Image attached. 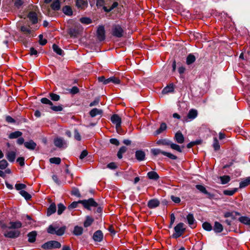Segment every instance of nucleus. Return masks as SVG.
Wrapping results in <instances>:
<instances>
[{"label": "nucleus", "instance_id": "nucleus-15", "mask_svg": "<svg viewBox=\"0 0 250 250\" xmlns=\"http://www.w3.org/2000/svg\"><path fill=\"white\" fill-rule=\"evenodd\" d=\"M146 154L142 150H137L135 152V157L139 161H144L145 159Z\"/></svg>", "mask_w": 250, "mask_h": 250}, {"label": "nucleus", "instance_id": "nucleus-63", "mask_svg": "<svg viewBox=\"0 0 250 250\" xmlns=\"http://www.w3.org/2000/svg\"><path fill=\"white\" fill-rule=\"evenodd\" d=\"M52 179L53 181L58 185L61 184V181L59 180L57 175H53L52 176Z\"/></svg>", "mask_w": 250, "mask_h": 250}, {"label": "nucleus", "instance_id": "nucleus-62", "mask_svg": "<svg viewBox=\"0 0 250 250\" xmlns=\"http://www.w3.org/2000/svg\"><path fill=\"white\" fill-rule=\"evenodd\" d=\"M107 167L112 169H114L116 168L117 166L115 163L112 162L107 165Z\"/></svg>", "mask_w": 250, "mask_h": 250}, {"label": "nucleus", "instance_id": "nucleus-29", "mask_svg": "<svg viewBox=\"0 0 250 250\" xmlns=\"http://www.w3.org/2000/svg\"><path fill=\"white\" fill-rule=\"evenodd\" d=\"M250 185V177H247L246 179L240 183L239 188H244L247 186Z\"/></svg>", "mask_w": 250, "mask_h": 250}, {"label": "nucleus", "instance_id": "nucleus-1", "mask_svg": "<svg viewBox=\"0 0 250 250\" xmlns=\"http://www.w3.org/2000/svg\"><path fill=\"white\" fill-rule=\"evenodd\" d=\"M0 227L2 229L3 234L6 238L15 239L19 237L21 233L19 229L22 227V223L19 221H11L7 226L5 223L0 221Z\"/></svg>", "mask_w": 250, "mask_h": 250}, {"label": "nucleus", "instance_id": "nucleus-6", "mask_svg": "<svg viewBox=\"0 0 250 250\" xmlns=\"http://www.w3.org/2000/svg\"><path fill=\"white\" fill-rule=\"evenodd\" d=\"M65 227H63L61 228L54 227L52 225L49 226L47 232L50 234H56L57 235L61 236L64 233Z\"/></svg>", "mask_w": 250, "mask_h": 250}, {"label": "nucleus", "instance_id": "nucleus-55", "mask_svg": "<svg viewBox=\"0 0 250 250\" xmlns=\"http://www.w3.org/2000/svg\"><path fill=\"white\" fill-rule=\"evenodd\" d=\"M74 138L76 140L78 141H81V136L80 133H79L77 129H75L74 130Z\"/></svg>", "mask_w": 250, "mask_h": 250}, {"label": "nucleus", "instance_id": "nucleus-20", "mask_svg": "<svg viewBox=\"0 0 250 250\" xmlns=\"http://www.w3.org/2000/svg\"><path fill=\"white\" fill-rule=\"evenodd\" d=\"M24 145L25 147L31 150L35 149L37 146L36 144L32 140L25 142Z\"/></svg>", "mask_w": 250, "mask_h": 250}, {"label": "nucleus", "instance_id": "nucleus-57", "mask_svg": "<svg viewBox=\"0 0 250 250\" xmlns=\"http://www.w3.org/2000/svg\"><path fill=\"white\" fill-rule=\"evenodd\" d=\"M17 161L19 163L21 166L24 165V158L23 157H19Z\"/></svg>", "mask_w": 250, "mask_h": 250}, {"label": "nucleus", "instance_id": "nucleus-17", "mask_svg": "<svg viewBox=\"0 0 250 250\" xmlns=\"http://www.w3.org/2000/svg\"><path fill=\"white\" fill-rule=\"evenodd\" d=\"M28 18L33 24L38 22L37 15L34 12H30L28 15Z\"/></svg>", "mask_w": 250, "mask_h": 250}, {"label": "nucleus", "instance_id": "nucleus-2", "mask_svg": "<svg viewBox=\"0 0 250 250\" xmlns=\"http://www.w3.org/2000/svg\"><path fill=\"white\" fill-rule=\"evenodd\" d=\"M79 203L83 204L84 207L90 210L91 207H96L98 206V204L92 198H90L88 200H80L78 202H73L69 206V209L74 208L77 207Z\"/></svg>", "mask_w": 250, "mask_h": 250}, {"label": "nucleus", "instance_id": "nucleus-30", "mask_svg": "<svg viewBox=\"0 0 250 250\" xmlns=\"http://www.w3.org/2000/svg\"><path fill=\"white\" fill-rule=\"evenodd\" d=\"M170 141L167 139H160L156 142L157 145L169 146L170 143Z\"/></svg>", "mask_w": 250, "mask_h": 250}, {"label": "nucleus", "instance_id": "nucleus-25", "mask_svg": "<svg viewBox=\"0 0 250 250\" xmlns=\"http://www.w3.org/2000/svg\"><path fill=\"white\" fill-rule=\"evenodd\" d=\"M37 236V233L35 231H33L28 234V242L30 243H33L36 241Z\"/></svg>", "mask_w": 250, "mask_h": 250}, {"label": "nucleus", "instance_id": "nucleus-28", "mask_svg": "<svg viewBox=\"0 0 250 250\" xmlns=\"http://www.w3.org/2000/svg\"><path fill=\"white\" fill-rule=\"evenodd\" d=\"M196 188L198 190H199L201 192L210 196L211 194L208 192V191L206 190V188L204 186L201 185H196Z\"/></svg>", "mask_w": 250, "mask_h": 250}, {"label": "nucleus", "instance_id": "nucleus-41", "mask_svg": "<svg viewBox=\"0 0 250 250\" xmlns=\"http://www.w3.org/2000/svg\"><path fill=\"white\" fill-rule=\"evenodd\" d=\"M195 61V57L193 55L189 54L187 58V63L190 64L193 63Z\"/></svg>", "mask_w": 250, "mask_h": 250}, {"label": "nucleus", "instance_id": "nucleus-49", "mask_svg": "<svg viewBox=\"0 0 250 250\" xmlns=\"http://www.w3.org/2000/svg\"><path fill=\"white\" fill-rule=\"evenodd\" d=\"M203 228L204 229L210 231L212 229V226L209 223L205 222L202 225Z\"/></svg>", "mask_w": 250, "mask_h": 250}, {"label": "nucleus", "instance_id": "nucleus-54", "mask_svg": "<svg viewBox=\"0 0 250 250\" xmlns=\"http://www.w3.org/2000/svg\"><path fill=\"white\" fill-rule=\"evenodd\" d=\"M170 198L175 203L178 204L181 202V199L179 197L171 195Z\"/></svg>", "mask_w": 250, "mask_h": 250}, {"label": "nucleus", "instance_id": "nucleus-14", "mask_svg": "<svg viewBox=\"0 0 250 250\" xmlns=\"http://www.w3.org/2000/svg\"><path fill=\"white\" fill-rule=\"evenodd\" d=\"M93 238L95 241L101 242L103 239V233L102 231L99 230L94 232Z\"/></svg>", "mask_w": 250, "mask_h": 250}, {"label": "nucleus", "instance_id": "nucleus-9", "mask_svg": "<svg viewBox=\"0 0 250 250\" xmlns=\"http://www.w3.org/2000/svg\"><path fill=\"white\" fill-rule=\"evenodd\" d=\"M111 121L113 124L116 125L117 132H119L118 129L121 127V118L117 114H114L111 117Z\"/></svg>", "mask_w": 250, "mask_h": 250}, {"label": "nucleus", "instance_id": "nucleus-7", "mask_svg": "<svg viewBox=\"0 0 250 250\" xmlns=\"http://www.w3.org/2000/svg\"><path fill=\"white\" fill-rule=\"evenodd\" d=\"M151 152L154 156H156L160 154H162L164 155V156H166L172 160H176L177 158L175 155H174L170 153L162 151L161 149H158V148L151 149Z\"/></svg>", "mask_w": 250, "mask_h": 250}, {"label": "nucleus", "instance_id": "nucleus-12", "mask_svg": "<svg viewBox=\"0 0 250 250\" xmlns=\"http://www.w3.org/2000/svg\"><path fill=\"white\" fill-rule=\"evenodd\" d=\"M188 224L191 228H194L196 227L195 220L192 214H188L187 216Z\"/></svg>", "mask_w": 250, "mask_h": 250}, {"label": "nucleus", "instance_id": "nucleus-51", "mask_svg": "<svg viewBox=\"0 0 250 250\" xmlns=\"http://www.w3.org/2000/svg\"><path fill=\"white\" fill-rule=\"evenodd\" d=\"M213 146L214 149L215 150H218L220 148V145H219V142H218L217 138H215L214 139Z\"/></svg>", "mask_w": 250, "mask_h": 250}, {"label": "nucleus", "instance_id": "nucleus-48", "mask_svg": "<svg viewBox=\"0 0 250 250\" xmlns=\"http://www.w3.org/2000/svg\"><path fill=\"white\" fill-rule=\"evenodd\" d=\"M8 163L7 162L4 160L3 159L0 161V169H4L6 168V167L8 166Z\"/></svg>", "mask_w": 250, "mask_h": 250}, {"label": "nucleus", "instance_id": "nucleus-60", "mask_svg": "<svg viewBox=\"0 0 250 250\" xmlns=\"http://www.w3.org/2000/svg\"><path fill=\"white\" fill-rule=\"evenodd\" d=\"M79 88L76 86H73L71 89H70V92L73 94H75L79 92Z\"/></svg>", "mask_w": 250, "mask_h": 250}, {"label": "nucleus", "instance_id": "nucleus-26", "mask_svg": "<svg viewBox=\"0 0 250 250\" xmlns=\"http://www.w3.org/2000/svg\"><path fill=\"white\" fill-rule=\"evenodd\" d=\"M56 211V207L54 203H52L47 209V215L50 216Z\"/></svg>", "mask_w": 250, "mask_h": 250}, {"label": "nucleus", "instance_id": "nucleus-64", "mask_svg": "<svg viewBox=\"0 0 250 250\" xmlns=\"http://www.w3.org/2000/svg\"><path fill=\"white\" fill-rule=\"evenodd\" d=\"M6 121L9 123H14L15 122V120L10 116H6Z\"/></svg>", "mask_w": 250, "mask_h": 250}, {"label": "nucleus", "instance_id": "nucleus-21", "mask_svg": "<svg viewBox=\"0 0 250 250\" xmlns=\"http://www.w3.org/2000/svg\"><path fill=\"white\" fill-rule=\"evenodd\" d=\"M174 89L173 84L170 83L169 85H167L162 90V93L163 94H166L168 93L172 92L174 91Z\"/></svg>", "mask_w": 250, "mask_h": 250}, {"label": "nucleus", "instance_id": "nucleus-47", "mask_svg": "<svg viewBox=\"0 0 250 250\" xmlns=\"http://www.w3.org/2000/svg\"><path fill=\"white\" fill-rule=\"evenodd\" d=\"M61 160L59 157H53L49 159V162L52 164L59 165L60 164Z\"/></svg>", "mask_w": 250, "mask_h": 250}, {"label": "nucleus", "instance_id": "nucleus-53", "mask_svg": "<svg viewBox=\"0 0 250 250\" xmlns=\"http://www.w3.org/2000/svg\"><path fill=\"white\" fill-rule=\"evenodd\" d=\"M80 21L84 24H89L91 22V20L88 18H82L80 20Z\"/></svg>", "mask_w": 250, "mask_h": 250}, {"label": "nucleus", "instance_id": "nucleus-33", "mask_svg": "<svg viewBox=\"0 0 250 250\" xmlns=\"http://www.w3.org/2000/svg\"><path fill=\"white\" fill-rule=\"evenodd\" d=\"M147 176L150 179L157 180L159 178V175L155 171H150L147 173Z\"/></svg>", "mask_w": 250, "mask_h": 250}, {"label": "nucleus", "instance_id": "nucleus-31", "mask_svg": "<svg viewBox=\"0 0 250 250\" xmlns=\"http://www.w3.org/2000/svg\"><path fill=\"white\" fill-rule=\"evenodd\" d=\"M22 133L21 132L19 131H16L15 132H12L9 135V138L10 139H15L21 137L22 135Z\"/></svg>", "mask_w": 250, "mask_h": 250}, {"label": "nucleus", "instance_id": "nucleus-37", "mask_svg": "<svg viewBox=\"0 0 250 250\" xmlns=\"http://www.w3.org/2000/svg\"><path fill=\"white\" fill-rule=\"evenodd\" d=\"M63 12L67 15L70 16L72 14V10L71 7L69 6H65L62 8Z\"/></svg>", "mask_w": 250, "mask_h": 250}, {"label": "nucleus", "instance_id": "nucleus-19", "mask_svg": "<svg viewBox=\"0 0 250 250\" xmlns=\"http://www.w3.org/2000/svg\"><path fill=\"white\" fill-rule=\"evenodd\" d=\"M76 6L78 8L84 9L87 6V2L84 0H77Z\"/></svg>", "mask_w": 250, "mask_h": 250}, {"label": "nucleus", "instance_id": "nucleus-23", "mask_svg": "<svg viewBox=\"0 0 250 250\" xmlns=\"http://www.w3.org/2000/svg\"><path fill=\"white\" fill-rule=\"evenodd\" d=\"M169 146L171 149H172L173 150H175L179 152H182L183 149L184 148V146H182V147H181L178 145L174 144V143H172L171 142H170Z\"/></svg>", "mask_w": 250, "mask_h": 250}, {"label": "nucleus", "instance_id": "nucleus-34", "mask_svg": "<svg viewBox=\"0 0 250 250\" xmlns=\"http://www.w3.org/2000/svg\"><path fill=\"white\" fill-rule=\"evenodd\" d=\"M53 49L57 54L59 55H62L63 51L56 44H54L52 46Z\"/></svg>", "mask_w": 250, "mask_h": 250}, {"label": "nucleus", "instance_id": "nucleus-59", "mask_svg": "<svg viewBox=\"0 0 250 250\" xmlns=\"http://www.w3.org/2000/svg\"><path fill=\"white\" fill-rule=\"evenodd\" d=\"M39 38H40V43L41 45H45L47 43L46 40L42 39V35H40L39 36Z\"/></svg>", "mask_w": 250, "mask_h": 250}, {"label": "nucleus", "instance_id": "nucleus-27", "mask_svg": "<svg viewBox=\"0 0 250 250\" xmlns=\"http://www.w3.org/2000/svg\"><path fill=\"white\" fill-rule=\"evenodd\" d=\"M6 157L9 162H14L16 158V152L13 151L8 152Z\"/></svg>", "mask_w": 250, "mask_h": 250}, {"label": "nucleus", "instance_id": "nucleus-42", "mask_svg": "<svg viewBox=\"0 0 250 250\" xmlns=\"http://www.w3.org/2000/svg\"><path fill=\"white\" fill-rule=\"evenodd\" d=\"M93 221L94 220L92 218L89 216H87L86 217V220L84 222V226L86 228L90 226L93 222Z\"/></svg>", "mask_w": 250, "mask_h": 250}, {"label": "nucleus", "instance_id": "nucleus-36", "mask_svg": "<svg viewBox=\"0 0 250 250\" xmlns=\"http://www.w3.org/2000/svg\"><path fill=\"white\" fill-rule=\"evenodd\" d=\"M83 229L82 227L76 226L73 230V233L76 235H80L82 234Z\"/></svg>", "mask_w": 250, "mask_h": 250}, {"label": "nucleus", "instance_id": "nucleus-3", "mask_svg": "<svg viewBox=\"0 0 250 250\" xmlns=\"http://www.w3.org/2000/svg\"><path fill=\"white\" fill-rule=\"evenodd\" d=\"M184 226V223H179L174 227L175 232L172 235L173 238H177L183 235L186 229Z\"/></svg>", "mask_w": 250, "mask_h": 250}, {"label": "nucleus", "instance_id": "nucleus-10", "mask_svg": "<svg viewBox=\"0 0 250 250\" xmlns=\"http://www.w3.org/2000/svg\"><path fill=\"white\" fill-rule=\"evenodd\" d=\"M97 38L100 41H104L105 39V30L104 26L100 25L97 30Z\"/></svg>", "mask_w": 250, "mask_h": 250}, {"label": "nucleus", "instance_id": "nucleus-43", "mask_svg": "<svg viewBox=\"0 0 250 250\" xmlns=\"http://www.w3.org/2000/svg\"><path fill=\"white\" fill-rule=\"evenodd\" d=\"M52 8L55 10H57L60 9V4L59 0H55L51 5Z\"/></svg>", "mask_w": 250, "mask_h": 250}, {"label": "nucleus", "instance_id": "nucleus-18", "mask_svg": "<svg viewBox=\"0 0 250 250\" xmlns=\"http://www.w3.org/2000/svg\"><path fill=\"white\" fill-rule=\"evenodd\" d=\"M174 138L179 144H182L184 142V136L180 131H178L175 134Z\"/></svg>", "mask_w": 250, "mask_h": 250}, {"label": "nucleus", "instance_id": "nucleus-50", "mask_svg": "<svg viewBox=\"0 0 250 250\" xmlns=\"http://www.w3.org/2000/svg\"><path fill=\"white\" fill-rule=\"evenodd\" d=\"M50 97L51 99L54 101H58L60 99L59 95L52 93L50 94Z\"/></svg>", "mask_w": 250, "mask_h": 250}, {"label": "nucleus", "instance_id": "nucleus-8", "mask_svg": "<svg viewBox=\"0 0 250 250\" xmlns=\"http://www.w3.org/2000/svg\"><path fill=\"white\" fill-rule=\"evenodd\" d=\"M41 101L43 104L50 105L51 106L50 108L55 112L61 111L63 109V108L62 105H53L52 102L46 98H42Z\"/></svg>", "mask_w": 250, "mask_h": 250}, {"label": "nucleus", "instance_id": "nucleus-46", "mask_svg": "<svg viewBox=\"0 0 250 250\" xmlns=\"http://www.w3.org/2000/svg\"><path fill=\"white\" fill-rule=\"evenodd\" d=\"M20 194L24 197L26 200H29L31 198V196L25 190H21Z\"/></svg>", "mask_w": 250, "mask_h": 250}, {"label": "nucleus", "instance_id": "nucleus-61", "mask_svg": "<svg viewBox=\"0 0 250 250\" xmlns=\"http://www.w3.org/2000/svg\"><path fill=\"white\" fill-rule=\"evenodd\" d=\"M87 154L88 152L86 150H83L80 156V159L81 160L83 159L84 157H85L87 156Z\"/></svg>", "mask_w": 250, "mask_h": 250}, {"label": "nucleus", "instance_id": "nucleus-24", "mask_svg": "<svg viewBox=\"0 0 250 250\" xmlns=\"http://www.w3.org/2000/svg\"><path fill=\"white\" fill-rule=\"evenodd\" d=\"M223 229V226L219 222H215L213 228L214 231L216 233L222 232Z\"/></svg>", "mask_w": 250, "mask_h": 250}, {"label": "nucleus", "instance_id": "nucleus-16", "mask_svg": "<svg viewBox=\"0 0 250 250\" xmlns=\"http://www.w3.org/2000/svg\"><path fill=\"white\" fill-rule=\"evenodd\" d=\"M66 142L61 138H57L54 140V145L58 147H62L66 145Z\"/></svg>", "mask_w": 250, "mask_h": 250}, {"label": "nucleus", "instance_id": "nucleus-13", "mask_svg": "<svg viewBox=\"0 0 250 250\" xmlns=\"http://www.w3.org/2000/svg\"><path fill=\"white\" fill-rule=\"evenodd\" d=\"M160 205V201L157 199L150 200L147 203V207L149 208H153L158 207Z\"/></svg>", "mask_w": 250, "mask_h": 250}, {"label": "nucleus", "instance_id": "nucleus-4", "mask_svg": "<svg viewBox=\"0 0 250 250\" xmlns=\"http://www.w3.org/2000/svg\"><path fill=\"white\" fill-rule=\"evenodd\" d=\"M124 30L119 24H114L112 26L111 34L117 38H121L123 36Z\"/></svg>", "mask_w": 250, "mask_h": 250}, {"label": "nucleus", "instance_id": "nucleus-22", "mask_svg": "<svg viewBox=\"0 0 250 250\" xmlns=\"http://www.w3.org/2000/svg\"><path fill=\"white\" fill-rule=\"evenodd\" d=\"M102 113H103L102 110L95 108L92 109L90 111L89 114L91 117H94L97 115L102 114Z\"/></svg>", "mask_w": 250, "mask_h": 250}, {"label": "nucleus", "instance_id": "nucleus-11", "mask_svg": "<svg viewBox=\"0 0 250 250\" xmlns=\"http://www.w3.org/2000/svg\"><path fill=\"white\" fill-rule=\"evenodd\" d=\"M198 115L197 110L195 109H191L187 115V117L185 119V121L188 122L189 120H192L194 119Z\"/></svg>", "mask_w": 250, "mask_h": 250}, {"label": "nucleus", "instance_id": "nucleus-35", "mask_svg": "<svg viewBox=\"0 0 250 250\" xmlns=\"http://www.w3.org/2000/svg\"><path fill=\"white\" fill-rule=\"evenodd\" d=\"M237 190L238 189L237 188H234L231 190H224L223 191V193L226 195L232 196L237 191Z\"/></svg>", "mask_w": 250, "mask_h": 250}, {"label": "nucleus", "instance_id": "nucleus-40", "mask_svg": "<svg viewBox=\"0 0 250 250\" xmlns=\"http://www.w3.org/2000/svg\"><path fill=\"white\" fill-rule=\"evenodd\" d=\"M127 148L125 146H122L117 153V156L118 158L121 159L123 157V154L126 152Z\"/></svg>", "mask_w": 250, "mask_h": 250}, {"label": "nucleus", "instance_id": "nucleus-5", "mask_svg": "<svg viewBox=\"0 0 250 250\" xmlns=\"http://www.w3.org/2000/svg\"><path fill=\"white\" fill-rule=\"evenodd\" d=\"M61 243L57 241H49L42 246V248L45 250L58 249L61 248Z\"/></svg>", "mask_w": 250, "mask_h": 250}, {"label": "nucleus", "instance_id": "nucleus-44", "mask_svg": "<svg viewBox=\"0 0 250 250\" xmlns=\"http://www.w3.org/2000/svg\"><path fill=\"white\" fill-rule=\"evenodd\" d=\"M21 31L24 34L28 35L30 34L31 31L29 27H26L25 26H22L21 27Z\"/></svg>", "mask_w": 250, "mask_h": 250}, {"label": "nucleus", "instance_id": "nucleus-52", "mask_svg": "<svg viewBox=\"0 0 250 250\" xmlns=\"http://www.w3.org/2000/svg\"><path fill=\"white\" fill-rule=\"evenodd\" d=\"M26 185L23 184H17L15 185V188L18 190H22V189L25 188Z\"/></svg>", "mask_w": 250, "mask_h": 250}, {"label": "nucleus", "instance_id": "nucleus-39", "mask_svg": "<svg viewBox=\"0 0 250 250\" xmlns=\"http://www.w3.org/2000/svg\"><path fill=\"white\" fill-rule=\"evenodd\" d=\"M220 179L221 180V183L222 184H227L230 180V177L228 175H224L223 176H221V177H220Z\"/></svg>", "mask_w": 250, "mask_h": 250}, {"label": "nucleus", "instance_id": "nucleus-38", "mask_svg": "<svg viewBox=\"0 0 250 250\" xmlns=\"http://www.w3.org/2000/svg\"><path fill=\"white\" fill-rule=\"evenodd\" d=\"M239 220L244 224L250 225V218L248 217L242 216L239 218Z\"/></svg>", "mask_w": 250, "mask_h": 250}, {"label": "nucleus", "instance_id": "nucleus-32", "mask_svg": "<svg viewBox=\"0 0 250 250\" xmlns=\"http://www.w3.org/2000/svg\"><path fill=\"white\" fill-rule=\"evenodd\" d=\"M167 125L165 123H162L159 128L155 131V135H157L161 133L167 129Z\"/></svg>", "mask_w": 250, "mask_h": 250}, {"label": "nucleus", "instance_id": "nucleus-58", "mask_svg": "<svg viewBox=\"0 0 250 250\" xmlns=\"http://www.w3.org/2000/svg\"><path fill=\"white\" fill-rule=\"evenodd\" d=\"M109 141L111 144H112L113 145H115L117 146H119L120 144L119 141L116 139H114V138L110 139Z\"/></svg>", "mask_w": 250, "mask_h": 250}, {"label": "nucleus", "instance_id": "nucleus-56", "mask_svg": "<svg viewBox=\"0 0 250 250\" xmlns=\"http://www.w3.org/2000/svg\"><path fill=\"white\" fill-rule=\"evenodd\" d=\"M110 79L111 83H114L115 84H118L120 82V80L116 77H110Z\"/></svg>", "mask_w": 250, "mask_h": 250}, {"label": "nucleus", "instance_id": "nucleus-45", "mask_svg": "<svg viewBox=\"0 0 250 250\" xmlns=\"http://www.w3.org/2000/svg\"><path fill=\"white\" fill-rule=\"evenodd\" d=\"M65 207L62 203L58 205L57 213L59 215H61L65 209Z\"/></svg>", "mask_w": 250, "mask_h": 250}]
</instances>
